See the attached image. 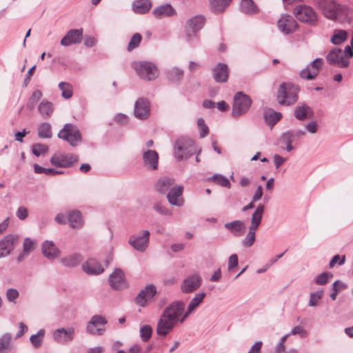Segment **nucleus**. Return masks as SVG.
I'll list each match as a JSON object with an SVG mask.
<instances>
[{
    "mask_svg": "<svg viewBox=\"0 0 353 353\" xmlns=\"http://www.w3.org/2000/svg\"><path fill=\"white\" fill-rule=\"evenodd\" d=\"M174 179L169 177H163L160 179L156 183V190L160 193H165L169 192L170 190L174 187Z\"/></svg>",
    "mask_w": 353,
    "mask_h": 353,
    "instance_id": "2f4dec72",
    "label": "nucleus"
},
{
    "mask_svg": "<svg viewBox=\"0 0 353 353\" xmlns=\"http://www.w3.org/2000/svg\"><path fill=\"white\" fill-rule=\"evenodd\" d=\"M153 208L157 212H158L161 214H163V215H170L171 214V212L165 207L163 206L160 203H156L154 205Z\"/></svg>",
    "mask_w": 353,
    "mask_h": 353,
    "instance_id": "e2e57ef3",
    "label": "nucleus"
},
{
    "mask_svg": "<svg viewBox=\"0 0 353 353\" xmlns=\"http://www.w3.org/2000/svg\"><path fill=\"white\" fill-rule=\"evenodd\" d=\"M292 335L299 334L301 338H305L307 336V332L301 325L295 326L290 332Z\"/></svg>",
    "mask_w": 353,
    "mask_h": 353,
    "instance_id": "052dcab7",
    "label": "nucleus"
},
{
    "mask_svg": "<svg viewBox=\"0 0 353 353\" xmlns=\"http://www.w3.org/2000/svg\"><path fill=\"white\" fill-rule=\"evenodd\" d=\"M57 137L68 142L72 147H76L82 142L81 134L79 128L72 123H65L59 132Z\"/></svg>",
    "mask_w": 353,
    "mask_h": 353,
    "instance_id": "7ed1b4c3",
    "label": "nucleus"
},
{
    "mask_svg": "<svg viewBox=\"0 0 353 353\" xmlns=\"http://www.w3.org/2000/svg\"><path fill=\"white\" fill-rule=\"evenodd\" d=\"M151 7L152 3L150 0H135L132 4L133 10L137 14H145Z\"/></svg>",
    "mask_w": 353,
    "mask_h": 353,
    "instance_id": "72a5a7b5",
    "label": "nucleus"
},
{
    "mask_svg": "<svg viewBox=\"0 0 353 353\" xmlns=\"http://www.w3.org/2000/svg\"><path fill=\"white\" fill-rule=\"evenodd\" d=\"M323 295V290H319L315 292H311L310 294V301L308 303V305L310 307H316L319 305V301L322 299Z\"/></svg>",
    "mask_w": 353,
    "mask_h": 353,
    "instance_id": "09e8293b",
    "label": "nucleus"
},
{
    "mask_svg": "<svg viewBox=\"0 0 353 353\" xmlns=\"http://www.w3.org/2000/svg\"><path fill=\"white\" fill-rule=\"evenodd\" d=\"M314 3L319 8L325 18L332 20L336 17L335 12H336V10L339 5V3L336 1L314 0Z\"/></svg>",
    "mask_w": 353,
    "mask_h": 353,
    "instance_id": "1a4fd4ad",
    "label": "nucleus"
},
{
    "mask_svg": "<svg viewBox=\"0 0 353 353\" xmlns=\"http://www.w3.org/2000/svg\"><path fill=\"white\" fill-rule=\"evenodd\" d=\"M280 141L285 145H290L294 141L293 139L292 132L288 131L282 134L280 137Z\"/></svg>",
    "mask_w": 353,
    "mask_h": 353,
    "instance_id": "bf43d9fd",
    "label": "nucleus"
},
{
    "mask_svg": "<svg viewBox=\"0 0 353 353\" xmlns=\"http://www.w3.org/2000/svg\"><path fill=\"white\" fill-rule=\"evenodd\" d=\"M225 229L231 232L234 235H239L243 233L245 229V224L240 220H235L224 224Z\"/></svg>",
    "mask_w": 353,
    "mask_h": 353,
    "instance_id": "473e14b6",
    "label": "nucleus"
},
{
    "mask_svg": "<svg viewBox=\"0 0 353 353\" xmlns=\"http://www.w3.org/2000/svg\"><path fill=\"white\" fill-rule=\"evenodd\" d=\"M150 233L148 230H143L139 234L130 236L128 243L136 250L143 252L149 245Z\"/></svg>",
    "mask_w": 353,
    "mask_h": 353,
    "instance_id": "6e6552de",
    "label": "nucleus"
},
{
    "mask_svg": "<svg viewBox=\"0 0 353 353\" xmlns=\"http://www.w3.org/2000/svg\"><path fill=\"white\" fill-rule=\"evenodd\" d=\"M34 171L37 174H45L46 175L53 176V172H54V168H46L39 165L38 164H34Z\"/></svg>",
    "mask_w": 353,
    "mask_h": 353,
    "instance_id": "4d7b16f0",
    "label": "nucleus"
},
{
    "mask_svg": "<svg viewBox=\"0 0 353 353\" xmlns=\"http://www.w3.org/2000/svg\"><path fill=\"white\" fill-rule=\"evenodd\" d=\"M323 63L321 58H316L300 72V77L306 80H313L318 75Z\"/></svg>",
    "mask_w": 353,
    "mask_h": 353,
    "instance_id": "f8f14e48",
    "label": "nucleus"
},
{
    "mask_svg": "<svg viewBox=\"0 0 353 353\" xmlns=\"http://www.w3.org/2000/svg\"><path fill=\"white\" fill-rule=\"evenodd\" d=\"M152 13L157 18H163L174 16L176 12L173 7L168 3L156 7L152 10Z\"/></svg>",
    "mask_w": 353,
    "mask_h": 353,
    "instance_id": "c85d7f7f",
    "label": "nucleus"
},
{
    "mask_svg": "<svg viewBox=\"0 0 353 353\" xmlns=\"http://www.w3.org/2000/svg\"><path fill=\"white\" fill-rule=\"evenodd\" d=\"M335 14L336 17L332 21L347 23H351L353 21V8L346 4L339 3Z\"/></svg>",
    "mask_w": 353,
    "mask_h": 353,
    "instance_id": "6ab92c4d",
    "label": "nucleus"
},
{
    "mask_svg": "<svg viewBox=\"0 0 353 353\" xmlns=\"http://www.w3.org/2000/svg\"><path fill=\"white\" fill-rule=\"evenodd\" d=\"M75 335V330L72 327H61L54 331L53 339L59 343H68L72 341Z\"/></svg>",
    "mask_w": 353,
    "mask_h": 353,
    "instance_id": "dca6fc26",
    "label": "nucleus"
},
{
    "mask_svg": "<svg viewBox=\"0 0 353 353\" xmlns=\"http://www.w3.org/2000/svg\"><path fill=\"white\" fill-rule=\"evenodd\" d=\"M239 263L238 256L236 254H232L228 259V268L229 270L237 267Z\"/></svg>",
    "mask_w": 353,
    "mask_h": 353,
    "instance_id": "680f3d73",
    "label": "nucleus"
},
{
    "mask_svg": "<svg viewBox=\"0 0 353 353\" xmlns=\"http://www.w3.org/2000/svg\"><path fill=\"white\" fill-rule=\"evenodd\" d=\"M44 334H45V330L43 329H41L40 330L38 331V332L37 334H32L30 336V341L32 345L35 348H38V347H41L43 340Z\"/></svg>",
    "mask_w": 353,
    "mask_h": 353,
    "instance_id": "a18cd8bd",
    "label": "nucleus"
},
{
    "mask_svg": "<svg viewBox=\"0 0 353 353\" xmlns=\"http://www.w3.org/2000/svg\"><path fill=\"white\" fill-rule=\"evenodd\" d=\"M239 9L241 12L246 14H254L259 12V10L252 0H242Z\"/></svg>",
    "mask_w": 353,
    "mask_h": 353,
    "instance_id": "e433bc0d",
    "label": "nucleus"
},
{
    "mask_svg": "<svg viewBox=\"0 0 353 353\" xmlns=\"http://www.w3.org/2000/svg\"><path fill=\"white\" fill-rule=\"evenodd\" d=\"M329 274L327 272H323L315 278V283L318 285H325L328 281Z\"/></svg>",
    "mask_w": 353,
    "mask_h": 353,
    "instance_id": "69168bd1",
    "label": "nucleus"
},
{
    "mask_svg": "<svg viewBox=\"0 0 353 353\" xmlns=\"http://www.w3.org/2000/svg\"><path fill=\"white\" fill-rule=\"evenodd\" d=\"M205 296L206 294L205 292H199L195 294L188 305L187 310L185 313V318H188L189 315L199 307V305L203 302Z\"/></svg>",
    "mask_w": 353,
    "mask_h": 353,
    "instance_id": "c756f323",
    "label": "nucleus"
},
{
    "mask_svg": "<svg viewBox=\"0 0 353 353\" xmlns=\"http://www.w3.org/2000/svg\"><path fill=\"white\" fill-rule=\"evenodd\" d=\"M256 240V234L252 232H248L245 237L242 240V245L245 248L252 247Z\"/></svg>",
    "mask_w": 353,
    "mask_h": 353,
    "instance_id": "6e6d98bb",
    "label": "nucleus"
},
{
    "mask_svg": "<svg viewBox=\"0 0 353 353\" xmlns=\"http://www.w3.org/2000/svg\"><path fill=\"white\" fill-rule=\"evenodd\" d=\"M133 68L137 75L143 80L153 81L159 76L156 65L147 61H137L133 63Z\"/></svg>",
    "mask_w": 353,
    "mask_h": 353,
    "instance_id": "20e7f679",
    "label": "nucleus"
},
{
    "mask_svg": "<svg viewBox=\"0 0 353 353\" xmlns=\"http://www.w3.org/2000/svg\"><path fill=\"white\" fill-rule=\"evenodd\" d=\"M34 243L30 238H26L23 244V250L30 253L34 250Z\"/></svg>",
    "mask_w": 353,
    "mask_h": 353,
    "instance_id": "0e129e2a",
    "label": "nucleus"
},
{
    "mask_svg": "<svg viewBox=\"0 0 353 353\" xmlns=\"http://www.w3.org/2000/svg\"><path fill=\"white\" fill-rule=\"evenodd\" d=\"M150 112V102L147 99L141 97L137 99L134 104V114L139 119H147Z\"/></svg>",
    "mask_w": 353,
    "mask_h": 353,
    "instance_id": "aec40b11",
    "label": "nucleus"
},
{
    "mask_svg": "<svg viewBox=\"0 0 353 353\" xmlns=\"http://www.w3.org/2000/svg\"><path fill=\"white\" fill-rule=\"evenodd\" d=\"M79 156L72 153L55 152L50 159V163L57 168H68L79 162Z\"/></svg>",
    "mask_w": 353,
    "mask_h": 353,
    "instance_id": "423d86ee",
    "label": "nucleus"
},
{
    "mask_svg": "<svg viewBox=\"0 0 353 353\" xmlns=\"http://www.w3.org/2000/svg\"><path fill=\"white\" fill-rule=\"evenodd\" d=\"M19 293L17 289L9 288L6 292V297L8 301L16 303V300L19 298Z\"/></svg>",
    "mask_w": 353,
    "mask_h": 353,
    "instance_id": "13d9d810",
    "label": "nucleus"
},
{
    "mask_svg": "<svg viewBox=\"0 0 353 353\" xmlns=\"http://www.w3.org/2000/svg\"><path fill=\"white\" fill-rule=\"evenodd\" d=\"M142 40V36L139 33H135L131 37L128 46V50L129 52L137 48Z\"/></svg>",
    "mask_w": 353,
    "mask_h": 353,
    "instance_id": "3c124183",
    "label": "nucleus"
},
{
    "mask_svg": "<svg viewBox=\"0 0 353 353\" xmlns=\"http://www.w3.org/2000/svg\"><path fill=\"white\" fill-rule=\"evenodd\" d=\"M48 150V145L43 143L34 144L32 147V153L37 157H39L41 154L47 152Z\"/></svg>",
    "mask_w": 353,
    "mask_h": 353,
    "instance_id": "5fc2aeb1",
    "label": "nucleus"
},
{
    "mask_svg": "<svg viewBox=\"0 0 353 353\" xmlns=\"http://www.w3.org/2000/svg\"><path fill=\"white\" fill-rule=\"evenodd\" d=\"M294 115L299 121H304L312 118L314 112L312 109L306 103L298 105L294 111Z\"/></svg>",
    "mask_w": 353,
    "mask_h": 353,
    "instance_id": "bb28decb",
    "label": "nucleus"
},
{
    "mask_svg": "<svg viewBox=\"0 0 353 353\" xmlns=\"http://www.w3.org/2000/svg\"><path fill=\"white\" fill-rule=\"evenodd\" d=\"M110 287L116 290H121L128 287L123 272L121 269H116L109 276Z\"/></svg>",
    "mask_w": 353,
    "mask_h": 353,
    "instance_id": "f3484780",
    "label": "nucleus"
},
{
    "mask_svg": "<svg viewBox=\"0 0 353 353\" xmlns=\"http://www.w3.org/2000/svg\"><path fill=\"white\" fill-rule=\"evenodd\" d=\"M294 14L297 20L310 26H315L318 21L316 11L310 6L300 4L294 8Z\"/></svg>",
    "mask_w": 353,
    "mask_h": 353,
    "instance_id": "39448f33",
    "label": "nucleus"
},
{
    "mask_svg": "<svg viewBox=\"0 0 353 353\" xmlns=\"http://www.w3.org/2000/svg\"><path fill=\"white\" fill-rule=\"evenodd\" d=\"M263 343L261 341L256 342L250 348L248 353H261Z\"/></svg>",
    "mask_w": 353,
    "mask_h": 353,
    "instance_id": "774afa93",
    "label": "nucleus"
},
{
    "mask_svg": "<svg viewBox=\"0 0 353 353\" xmlns=\"http://www.w3.org/2000/svg\"><path fill=\"white\" fill-rule=\"evenodd\" d=\"M10 339V334H6L0 338V353H3L9 350Z\"/></svg>",
    "mask_w": 353,
    "mask_h": 353,
    "instance_id": "603ef678",
    "label": "nucleus"
},
{
    "mask_svg": "<svg viewBox=\"0 0 353 353\" xmlns=\"http://www.w3.org/2000/svg\"><path fill=\"white\" fill-rule=\"evenodd\" d=\"M192 141H188L183 139H179L174 144V156L178 160L189 158L192 154Z\"/></svg>",
    "mask_w": 353,
    "mask_h": 353,
    "instance_id": "9b49d317",
    "label": "nucleus"
},
{
    "mask_svg": "<svg viewBox=\"0 0 353 353\" xmlns=\"http://www.w3.org/2000/svg\"><path fill=\"white\" fill-rule=\"evenodd\" d=\"M166 77L171 82H179L183 77V71L178 68H172L167 70Z\"/></svg>",
    "mask_w": 353,
    "mask_h": 353,
    "instance_id": "ea45409f",
    "label": "nucleus"
},
{
    "mask_svg": "<svg viewBox=\"0 0 353 353\" xmlns=\"http://www.w3.org/2000/svg\"><path fill=\"white\" fill-rule=\"evenodd\" d=\"M16 215L20 220L26 219L28 216V209L24 206H20L17 210Z\"/></svg>",
    "mask_w": 353,
    "mask_h": 353,
    "instance_id": "338daca9",
    "label": "nucleus"
},
{
    "mask_svg": "<svg viewBox=\"0 0 353 353\" xmlns=\"http://www.w3.org/2000/svg\"><path fill=\"white\" fill-rule=\"evenodd\" d=\"M143 162L145 168L157 170L159 164V154L155 150H148L143 152Z\"/></svg>",
    "mask_w": 353,
    "mask_h": 353,
    "instance_id": "b1692460",
    "label": "nucleus"
},
{
    "mask_svg": "<svg viewBox=\"0 0 353 353\" xmlns=\"http://www.w3.org/2000/svg\"><path fill=\"white\" fill-rule=\"evenodd\" d=\"M185 305L181 301H176L168 305L158 321L157 325V334L159 336H165L178 323H183L185 318Z\"/></svg>",
    "mask_w": 353,
    "mask_h": 353,
    "instance_id": "f257e3e1",
    "label": "nucleus"
},
{
    "mask_svg": "<svg viewBox=\"0 0 353 353\" xmlns=\"http://www.w3.org/2000/svg\"><path fill=\"white\" fill-rule=\"evenodd\" d=\"M152 328L150 325H144L140 328V336L143 341H147L152 335Z\"/></svg>",
    "mask_w": 353,
    "mask_h": 353,
    "instance_id": "864d4df0",
    "label": "nucleus"
},
{
    "mask_svg": "<svg viewBox=\"0 0 353 353\" xmlns=\"http://www.w3.org/2000/svg\"><path fill=\"white\" fill-rule=\"evenodd\" d=\"M252 102V99L248 95L243 94L242 92H236L232 105V116L239 117L245 114L250 109Z\"/></svg>",
    "mask_w": 353,
    "mask_h": 353,
    "instance_id": "0eeeda50",
    "label": "nucleus"
},
{
    "mask_svg": "<svg viewBox=\"0 0 353 353\" xmlns=\"http://www.w3.org/2000/svg\"><path fill=\"white\" fill-rule=\"evenodd\" d=\"M107 320L101 315H94L88 321L86 325V331L90 334L103 335L105 328L100 327L107 323Z\"/></svg>",
    "mask_w": 353,
    "mask_h": 353,
    "instance_id": "4468645a",
    "label": "nucleus"
},
{
    "mask_svg": "<svg viewBox=\"0 0 353 353\" xmlns=\"http://www.w3.org/2000/svg\"><path fill=\"white\" fill-rule=\"evenodd\" d=\"M202 281V278L199 274H191L182 281L181 290L183 293L193 292L200 288Z\"/></svg>",
    "mask_w": 353,
    "mask_h": 353,
    "instance_id": "ddd939ff",
    "label": "nucleus"
},
{
    "mask_svg": "<svg viewBox=\"0 0 353 353\" xmlns=\"http://www.w3.org/2000/svg\"><path fill=\"white\" fill-rule=\"evenodd\" d=\"M59 88L61 90V97L63 98L69 99L72 97V86L69 83L63 81L59 83Z\"/></svg>",
    "mask_w": 353,
    "mask_h": 353,
    "instance_id": "c03bdc74",
    "label": "nucleus"
},
{
    "mask_svg": "<svg viewBox=\"0 0 353 353\" xmlns=\"http://www.w3.org/2000/svg\"><path fill=\"white\" fill-rule=\"evenodd\" d=\"M183 186L176 185L172 187L167 194V199L170 205L178 207L182 206L184 200L182 198Z\"/></svg>",
    "mask_w": 353,
    "mask_h": 353,
    "instance_id": "4be33fe9",
    "label": "nucleus"
},
{
    "mask_svg": "<svg viewBox=\"0 0 353 353\" xmlns=\"http://www.w3.org/2000/svg\"><path fill=\"white\" fill-rule=\"evenodd\" d=\"M278 28L285 34L294 32L297 27V23L294 19L289 14H283L278 21Z\"/></svg>",
    "mask_w": 353,
    "mask_h": 353,
    "instance_id": "a211bd4d",
    "label": "nucleus"
},
{
    "mask_svg": "<svg viewBox=\"0 0 353 353\" xmlns=\"http://www.w3.org/2000/svg\"><path fill=\"white\" fill-rule=\"evenodd\" d=\"M42 97V92L39 90H36L32 92L30 97L29 98L28 102L27 103V108L29 110H32L37 102Z\"/></svg>",
    "mask_w": 353,
    "mask_h": 353,
    "instance_id": "49530a36",
    "label": "nucleus"
},
{
    "mask_svg": "<svg viewBox=\"0 0 353 353\" xmlns=\"http://www.w3.org/2000/svg\"><path fill=\"white\" fill-rule=\"evenodd\" d=\"M298 87L290 83H282L277 90V101L281 105H293L298 100Z\"/></svg>",
    "mask_w": 353,
    "mask_h": 353,
    "instance_id": "f03ea898",
    "label": "nucleus"
},
{
    "mask_svg": "<svg viewBox=\"0 0 353 353\" xmlns=\"http://www.w3.org/2000/svg\"><path fill=\"white\" fill-rule=\"evenodd\" d=\"M204 25V18L202 16H195L188 20L186 24V28L192 32L193 34L201 30Z\"/></svg>",
    "mask_w": 353,
    "mask_h": 353,
    "instance_id": "f704fd0d",
    "label": "nucleus"
},
{
    "mask_svg": "<svg viewBox=\"0 0 353 353\" xmlns=\"http://www.w3.org/2000/svg\"><path fill=\"white\" fill-rule=\"evenodd\" d=\"M281 113L271 109L265 110L263 114L264 120L269 126L274 125L281 119Z\"/></svg>",
    "mask_w": 353,
    "mask_h": 353,
    "instance_id": "4c0bfd02",
    "label": "nucleus"
},
{
    "mask_svg": "<svg viewBox=\"0 0 353 353\" xmlns=\"http://www.w3.org/2000/svg\"><path fill=\"white\" fill-rule=\"evenodd\" d=\"M212 9L215 12H220L225 10L232 0H209Z\"/></svg>",
    "mask_w": 353,
    "mask_h": 353,
    "instance_id": "a19ab883",
    "label": "nucleus"
},
{
    "mask_svg": "<svg viewBox=\"0 0 353 353\" xmlns=\"http://www.w3.org/2000/svg\"><path fill=\"white\" fill-rule=\"evenodd\" d=\"M213 78L217 83H225L228 79L229 70L226 64L219 63L212 70Z\"/></svg>",
    "mask_w": 353,
    "mask_h": 353,
    "instance_id": "393cba45",
    "label": "nucleus"
},
{
    "mask_svg": "<svg viewBox=\"0 0 353 353\" xmlns=\"http://www.w3.org/2000/svg\"><path fill=\"white\" fill-rule=\"evenodd\" d=\"M67 219L69 225L72 228L79 229L83 226L81 212L79 210H72L69 212Z\"/></svg>",
    "mask_w": 353,
    "mask_h": 353,
    "instance_id": "7c9ffc66",
    "label": "nucleus"
},
{
    "mask_svg": "<svg viewBox=\"0 0 353 353\" xmlns=\"http://www.w3.org/2000/svg\"><path fill=\"white\" fill-rule=\"evenodd\" d=\"M347 38V32L343 30H335L330 41L334 45L343 43Z\"/></svg>",
    "mask_w": 353,
    "mask_h": 353,
    "instance_id": "79ce46f5",
    "label": "nucleus"
},
{
    "mask_svg": "<svg viewBox=\"0 0 353 353\" xmlns=\"http://www.w3.org/2000/svg\"><path fill=\"white\" fill-rule=\"evenodd\" d=\"M82 260L83 258L80 254L74 253L62 258L61 263L66 267L73 268L77 266Z\"/></svg>",
    "mask_w": 353,
    "mask_h": 353,
    "instance_id": "c9c22d12",
    "label": "nucleus"
},
{
    "mask_svg": "<svg viewBox=\"0 0 353 353\" xmlns=\"http://www.w3.org/2000/svg\"><path fill=\"white\" fill-rule=\"evenodd\" d=\"M326 60L330 65L339 68H347L350 61L345 57L341 49L334 48L326 56Z\"/></svg>",
    "mask_w": 353,
    "mask_h": 353,
    "instance_id": "9d476101",
    "label": "nucleus"
},
{
    "mask_svg": "<svg viewBox=\"0 0 353 353\" xmlns=\"http://www.w3.org/2000/svg\"><path fill=\"white\" fill-rule=\"evenodd\" d=\"M157 294L156 286L153 284L147 285L142 289L135 298L137 304L145 307L148 301H150Z\"/></svg>",
    "mask_w": 353,
    "mask_h": 353,
    "instance_id": "2eb2a0df",
    "label": "nucleus"
},
{
    "mask_svg": "<svg viewBox=\"0 0 353 353\" xmlns=\"http://www.w3.org/2000/svg\"><path fill=\"white\" fill-rule=\"evenodd\" d=\"M83 270L88 274H99L103 272L102 265L96 260L91 259L82 264Z\"/></svg>",
    "mask_w": 353,
    "mask_h": 353,
    "instance_id": "cd10ccee",
    "label": "nucleus"
},
{
    "mask_svg": "<svg viewBox=\"0 0 353 353\" xmlns=\"http://www.w3.org/2000/svg\"><path fill=\"white\" fill-rule=\"evenodd\" d=\"M263 212L264 205L263 204H259L252 215L251 222L261 224Z\"/></svg>",
    "mask_w": 353,
    "mask_h": 353,
    "instance_id": "8fccbe9b",
    "label": "nucleus"
},
{
    "mask_svg": "<svg viewBox=\"0 0 353 353\" xmlns=\"http://www.w3.org/2000/svg\"><path fill=\"white\" fill-rule=\"evenodd\" d=\"M51 125L49 123H43L38 128V136L42 139L52 137Z\"/></svg>",
    "mask_w": 353,
    "mask_h": 353,
    "instance_id": "37998d69",
    "label": "nucleus"
},
{
    "mask_svg": "<svg viewBox=\"0 0 353 353\" xmlns=\"http://www.w3.org/2000/svg\"><path fill=\"white\" fill-rule=\"evenodd\" d=\"M83 39V29H71L61 39L60 43L66 47L72 44L80 43Z\"/></svg>",
    "mask_w": 353,
    "mask_h": 353,
    "instance_id": "412c9836",
    "label": "nucleus"
},
{
    "mask_svg": "<svg viewBox=\"0 0 353 353\" xmlns=\"http://www.w3.org/2000/svg\"><path fill=\"white\" fill-rule=\"evenodd\" d=\"M210 180L212 182H214L221 186H223V187L230 188V185H231L230 182L229 181L228 179L221 174H214L210 178Z\"/></svg>",
    "mask_w": 353,
    "mask_h": 353,
    "instance_id": "de8ad7c7",
    "label": "nucleus"
},
{
    "mask_svg": "<svg viewBox=\"0 0 353 353\" xmlns=\"http://www.w3.org/2000/svg\"><path fill=\"white\" fill-rule=\"evenodd\" d=\"M18 241V236L12 234L6 236L0 241V258L8 256L14 248V243Z\"/></svg>",
    "mask_w": 353,
    "mask_h": 353,
    "instance_id": "5701e85b",
    "label": "nucleus"
},
{
    "mask_svg": "<svg viewBox=\"0 0 353 353\" xmlns=\"http://www.w3.org/2000/svg\"><path fill=\"white\" fill-rule=\"evenodd\" d=\"M42 253L48 259H54L61 255L60 250L51 241H46L42 244Z\"/></svg>",
    "mask_w": 353,
    "mask_h": 353,
    "instance_id": "a878e982",
    "label": "nucleus"
},
{
    "mask_svg": "<svg viewBox=\"0 0 353 353\" xmlns=\"http://www.w3.org/2000/svg\"><path fill=\"white\" fill-rule=\"evenodd\" d=\"M38 110L43 118H48L53 112V105L51 102L43 100L39 103Z\"/></svg>",
    "mask_w": 353,
    "mask_h": 353,
    "instance_id": "58836bf2",
    "label": "nucleus"
}]
</instances>
